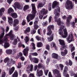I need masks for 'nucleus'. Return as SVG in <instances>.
I'll use <instances>...</instances> for the list:
<instances>
[{"label":"nucleus","instance_id":"obj_59","mask_svg":"<svg viewBox=\"0 0 77 77\" xmlns=\"http://www.w3.org/2000/svg\"><path fill=\"white\" fill-rule=\"evenodd\" d=\"M9 72L10 75H11V74H12L14 72L11 70H9Z\"/></svg>","mask_w":77,"mask_h":77},{"label":"nucleus","instance_id":"obj_13","mask_svg":"<svg viewBox=\"0 0 77 77\" xmlns=\"http://www.w3.org/2000/svg\"><path fill=\"white\" fill-rule=\"evenodd\" d=\"M4 62L5 63H7V65L8 66H11V61L9 60V58H6L4 60Z\"/></svg>","mask_w":77,"mask_h":77},{"label":"nucleus","instance_id":"obj_63","mask_svg":"<svg viewBox=\"0 0 77 77\" xmlns=\"http://www.w3.org/2000/svg\"><path fill=\"white\" fill-rule=\"evenodd\" d=\"M23 44H21V42H20L18 44V47H21V46H22V45Z\"/></svg>","mask_w":77,"mask_h":77},{"label":"nucleus","instance_id":"obj_9","mask_svg":"<svg viewBox=\"0 0 77 77\" xmlns=\"http://www.w3.org/2000/svg\"><path fill=\"white\" fill-rule=\"evenodd\" d=\"M29 50V48L27 46H26V48H24L23 51V55L25 56H28V52Z\"/></svg>","mask_w":77,"mask_h":77},{"label":"nucleus","instance_id":"obj_41","mask_svg":"<svg viewBox=\"0 0 77 77\" xmlns=\"http://www.w3.org/2000/svg\"><path fill=\"white\" fill-rule=\"evenodd\" d=\"M38 27H39V26L36 24H34V28L35 29L37 30V29H38Z\"/></svg>","mask_w":77,"mask_h":77},{"label":"nucleus","instance_id":"obj_39","mask_svg":"<svg viewBox=\"0 0 77 77\" xmlns=\"http://www.w3.org/2000/svg\"><path fill=\"white\" fill-rule=\"evenodd\" d=\"M16 8L18 9H19L20 10V9H22V7H21V6L20 4H19V5L17 6V7H16Z\"/></svg>","mask_w":77,"mask_h":77},{"label":"nucleus","instance_id":"obj_16","mask_svg":"<svg viewBox=\"0 0 77 77\" xmlns=\"http://www.w3.org/2000/svg\"><path fill=\"white\" fill-rule=\"evenodd\" d=\"M16 38H17L15 39L14 40L13 43V45H17V43H18V42H20V39L18 36H17Z\"/></svg>","mask_w":77,"mask_h":77},{"label":"nucleus","instance_id":"obj_15","mask_svg":"<svg viewBox=\"0 0 77 77\" xmlns=\"http://www.w3.org/2000/svg\"><path fill=\"white\" fill-rule=\"evenodd\" d=\"M2 30L3 31V32L2 33L1 35L0 36V44H2V38H3L4 35H5V29L2 28Z\"/></svg>","mask_w":77,"mask_h":77},{"label":"nucleus","instance_id":"obj_56","mask_svg":"<svg viewBox=\"0 0 77 77\" xmlns=\"http://www.w3.org/2000/svg\"><path fill=\"white\" fill-rule=\"evenodd\" d=\"M52 18V17L50 16L49 17V23H51V19Z\"/></svg>","mask_w":77,"mask_h":77},{"label":"nucleus","instance_id":"obj_26","mask_svg":"<svg viewBox=\"0 0 77 77\" xmlns=\"http://www.w3.org/2000/svg\"><path fill=\"white\" fill-rule=\"evenodd\" d=\"M18 72L15 71L14 74L12 75V77H18Z\"/></svg>","mask_w":77,"mask_h":77},{"label":"nucleus","instance_id":"obj_51","mask_svg":"<svg viewBox=\"0 0 77 77\" xmlns=\"http://www.w3.org/2000/svg\"><path fill=\"white\" fill-rule=\"evenodd\" d=\"M49 70H46L45 71V74L46 75H47L48 74V72Z\"/></svg>","mask_w":77,"mask_h":77},{"label":"nucleus","instance_id":"obj_12","mask_svg":"<svg viewBox=\"0 0 77 77\" xmlns=\"http://www.w3.org/2000/svg\"><path fill=\"white\" fill-rule=\"evenodd\" d=\"M68 69V67L66 66H65L64 67L63 72V75L64 77L66 76V77H69V75H68V74L66 73V72H67Z\"/></svg>","mask_w":77,"mask_h":77},{"label":"nucleus","instance_id":"obj_64","mask_svg":"<svg viewBox=\"0 0 77 77\" xmlns=\"http://www.w3.org/2000/svg\"><path fill=\"white\" fill-rule=\"evenodd\" d=\"M10 70H11L12 71H14L15 70V67H12L11 68V69Z\"/></svg>","mask_w":77,"mask_h":77},{"label":"nucleus","instance_id":"obj_20","mask_svg":"<svg viewBox=\"0 0 77 77\" xmlns=\"http://www.w3.org/2000/svg\"><path fill=\"white\" fill-rule=\"evenodd\" d=\"M24 39L26 43L27 44V42H28L29 40H30V38H29V36H25Z\"/></svg>","mask_w":77,"mask_h":77},{"label":"nucleus","instance_id":"obj_44","mask_svg":"<svg viewBox=\"0 0 77 77\" xmlns=\"http://www.w3.org/2000/svg\"><path fill=\"white\" fill-rule=\"evenodd\" d=\"M36 39H37V40H38V41H41V37H39V36H37L36 37H35Z\"/></svg>","mask_w":77,"mask_h":77},{"label":"nucleus","instance_id":"obj_6","mask_svg":"<svg viewBox=\"0 0 77 77\" xmlns=\"http://www.w3.org/2000/svg\"><path fill=\"white\" fill-rule=\"evenodd\" d=\"M48 13V10L43 8L39 13V18L40 19H42L44 15H46Z\"/></svg>","mask_w":77,"mask_h":77},{"label":"nucleus","instance_id":"obj_18","mask_svg":"<svg viewBox=\"0 0 77 77\" xmlns=\"http://www.w3.org/2000/svg\"><path fill=\"white\" fill-rule=\"evenodd\" d=\"M37 72L38 77L42 76L43 74V71H42V70H39L37 69Z\"/></svg>","mask_w":77,"mask_h":77},{"label":"nucleus","instance_id":"obj_53","mask_svg":"<svg viewBox=\"0 0 77 77\" xmlns=\"http://www.w3.org/2000/svg\"><path fill=\"white\" fill-rule=\"evenodd\" d=\"M36 33V30H33L31 31V33L32 34H35Z\"/></svg>","mask_w":77,"mask_h":77},{"label":"nucleus","instance_id":"obj_34","mask_svg":"<svg viewBox=\"0 0 77 77\" xmlns=\"http://www.w3.org/2000/svg\"><path fill=\"white\" fill-rule=\"evenodd\" d=\"M42 43L41 42H38L37 45V47H42Z\"/></svg>","mask_w":77,"mask_h":77},{"label":"nucleus","instance_id":"obj_47","mask_svg":"<svg viewBox=\"0 0 77 77\" xmlns=\"http://www.w3.org/2000/svg\"><path fill=\"white\" fill-rule=\"evenodd\" d=\"M61 54L62 56H65V55H66V54L63 51L61 52Z\"/></svg>","mask_w":77,"mask_h":77},{"label":"nucleus","instance_id":"obj_43","mask_svg":"<svg viewBox=\"0 0 77 77\" xmlns=\"http://www.w3.org/2000/svg\"><path fill=\"white\" fill-rule=\"evenodd\" d=\"M21 67V63H18V65L17 66V68H20Z\"/></svg>","mask_w":77,"mask_h":77},{"label":"nucleus","instance_id":"obj_29","mask_svg":"<svg viewBox=\"0 0 77 77\" xmlns=\"http://www.w3.org/2000/svg\"><path fill=\"white\" fill-rule=\"evenodd\" d=\"M11 16L12 17H13V18H17V17H18V15H17V14L16 13H11Z\"/></svg>","mask_w":77,"mask_h":77},{"label":"nucleus","instance_id":"obj_36","mask_svg":"<svg viewBox=\"0 0 77 77\" xmlns=\"http://www.w3.org/2000/svg\"><path fill=\"white\" fill-rule=\"evenodd\" d=\"M39 19L38 18H36L35 19V21L34 22V24H38V20Z\"/></svg>","mask_w":77,"mask_h":77},{"label":"nucleus","instance_id":"obj_55","mask_svg":"<svg viewBox=\"0 0 77 77\" xmlns=\"http://www.w3.org/2000/svg\"><path fill=\"white\" fill-rule=\"evenodd\" d=\"M32 56H36L38 55V53H37L36 52L32 54Z\"/></svg>","mask_w":77,"mask_h":77},{"label":"nucleus","instance_id":"obj_4","mask_svg":"<svg viewBox=\"0 0 77 77\" xmlns=\"http://www.w3.org/2000/svg\"><path fill=\"white\" fill-rule=\"evenodd\" d=\"M60 29L59 30V34L60 35H61L63 38H65L67 37L68 36V32H67V30L66 29H65L63 30L64 35H63V32L62 31V29L63 28V27H60Z\"/></svg>","mask_w":77,"mask_h":77},{"label":"nucleus","instance_id":"obj_21","mask_svg":"<svg viewBox=\"0 0 77 77\" xmlns=\"http://www.w3.org/2000/svg\"><path fill=\"white\" fill-rule=\"evenodd\" d=\"M45 4V1L44 2H40V3L38 5V8H42L43 7V6H44V5Z\"/></svg>","mask_w":77,"mask_h":77},{"label":"nucleus","instance_id":"obj_5","mask_svg":"<svg viewBox=\"0 0 77 77\" xmlns=\"http://www.w3.org/2000/svg\"><path fill=\"white\" fill-rule=\"evenodd\" d=\"M74 7V5L72 4V2L69 0H67L66 4V8L68 10L72 9Z\"/></svg>","mask_w":77,"mask_h":77},{"label":"nucleus","instance_id":"obj_2","mask_svg":"<svg viewBox=\"0 0 77 77\" xmlns=\"http://www.w3.org/2000/svg\"><path fill=\"white\" fill-rule=\"evenodd\" d=\"M7 36H10L11 40H14V38H15L16 37L15 35L12 34V30L10 31L9 34H6V36L4 38V40H2V43H1L2 45L4 46L5 48H8L10 46L9 44L7 42L8 41Z\"/></svg>","mask_w":77,"mask_h":77},{"label":"nucleus","instance_id":"obj_45","mask_svg":"<svg viewBox=\"0 0 77 77\" xmlns=\"http://www.w3.org/2000/svg\"><path fill=\"white\" fill-rule=\"evenodd\" d=\"M47 22H43L42 23V25L43 26H46L47 25Z\"/></svg>","mask_w":77,"mask_h":77},{"label":"nucleus","instance_id":"obj_24","mask_svg":"<svg viewBox=\"0 0 77 77\" xmlns=\"http://www.w3.org/2000/svg\"><path fill=\"white\" fill-rule=\"evenodd\" d=\"M72 16L71 15H69V17H68L67 18V23H69V22H70V21H71V19H72Z\"/></svg>","mask_w":77,"mask_h":77},{"label":"nucleus","instance_id":"obj_17","mask_svg":"<svg viewBox=\"0 0 77 77\" xmlns=\"http://www.w3.org/2000/svg\"><path fill=\"white\" fill-rule=\"evenodd\" d=\"M8 22L9 23V24L10 26H12V24H13V19L12 17H8Z\"/></svg>","mask_w":77,"mask_h":77},{"label":"nucleus","instance_id":"obj_33","mask_svg":"<svg viewBox=\"0 0 77 77\" xmlns=\"http://www.w3.org/2000/svg\"><path fill=\"white\" fill-rule=\"evenodd\" d=\"M6 53L7 54H11L12 53V50L11 49H8L6 51Z\"/></svg>","mask_w":77,"mask_h":77},{"label":"nucleus","instance_id":"obj_49","mask_svg":"<svg viewBox=\"0 0 77 77\" xmlns=\"http://www.w3.org/2000/svg\"><path fill=\"white\" fill-rule=\"evenodd\" d=\"M6 75V73L5 72H3L2 73V77H5Z\"/></svg>","mask_w":77,"mask_h":77},{"label":"nucleus","instance_id":"obj_3","mask_svg":"<svg viewBox=\"0 0 77 77\" xmlns=\"http://www.w3.org/2000/svg\"><path fill=\"white\" fill-rule=\"evenodd\" d=\"M31 6L32 9V15L31 14H29L27 16L26 19L28 23L30 21V20H32L35 18V14L36 13V7H35V4H31Z\"/></svg>","mask_w":77,"mask_h":77},{"label":"nucleus","instance_id":"obj_50","mask_svg":"<svg viewBox=\"0 0 77 77\" xmlns=\"http://www.w3.org/2000/svg\"><path fill=\"white\" fill-rule=\"evenodd\" d=\"M20 3H18V2H15L14 3V5L15 6H16V7L18 6Z\"/></svg>","mask_w":77,"mask_h":77},{"label":"nucleus","instance_id":"obj_10","mask_svg":"<svg viewBox=\"0 0 77 77\" xmlns=\"http://www.w3.org/2000/svg\"><path fill=\"white\" fill-rule=\"evenodd\" d=\"M52 58L56 59H57V60H60V59H61V58L60 56H59L58 54L55 53H53L52 54Z\"/></svg>","mask_w":77,"mask_h":77},{"label":"nucleus","instance_id":"obj_31","mask_svg":"<svg viewBox=\"0 0 77 77\" xmlns=\"http://www.w3.org/2000/svg\"><path fill=\"white\" fill-rule=\"evenodd\" d=\"M29 9V5H26L24 6L23 9L24 11H26V10H27V9Z\"/></svg>","mask_w":77,"mask_h":77},{"label":"nucleus","instance_id":"obj_27","mask_svg":"<svg viewBox=\"0 0 77 77\" xmlns=\"http://www.w3.org/2000/svg\"><path fill=\"white\" fill-rule=\"evenodd\" d=\"M33 66L32 64H31L30 65H29L27 67V69H30V71H32L33 70Z\"/></svg>","mask_w":77,"mask_h":77},{"label":"nucleus","instance_id":"obj_35","mask_svg":"<svg viewBox=\"0 0 77 77\" xmlns=\"http://www.w3.org/2000/svg\"><path fill=\"white\" fill-rule=\"evenodd\" d=\"M51 47V48H53L54 47H56V44L54 43V42H52L50 44Z\"/></svg>","mask_w":77,"mask_h":77},{"label":"nucleus","instance_id":"obj_37","mask_svg":"<svg viewBox=\"0 0 77 77\" xmlns=\"http://www.w3.org/2000/svg\"><path fill=\"white\" fill-rule=\"evenodd\" d=\"M48 30V33H47V35H51V34L52 33V31H51V30Z\"/></svg>","mask_w":77,"mask_h":77},{"label":"nucleus","instance_id":"obj_19","mask_svg":"<svg viewBox=\"0 0 77 77\" xmlns=\"http://www.w3.org/2000/svg\"><path fill=\"white\" fill-rule=\"evenodd\" d=\"M19 23V21L17 19H14L13 22V26L15 27V26L17 24H18Z\"/></svg>","mask_w":77,"mask_h":77},{"label":"nucleus","instance_id":"obj_58","mask_svg":"<svg viewBox=\"0 0 77 77\" xmlns=\"http://www.w3.org/2000/svg\"><path fill=\"white\" fill-rule=\"evenodd\" d=\"M72 58L74 59V56L75 55V52H73L72 54Z\"/></svg>","mask_w":77,"mask_h":77},{"label":"nucleus","instance_id":"obj_52","mask_svg":"<svg viewBox=\"0 0 77 77\" xmlns=\"http://www.w3.org/2000/svg\"><path fill=\"white\" fill-rule=\"evenodd\" d=\"M29 77H35L34 74L33 73H30L29 75Z\"/></svg>","mask_w":77,"mask_h":77},{"label":"nucleus","instance_id":"obj_30","mask_svg":"<svg viewBox=\"0 0 77 77\" xmlns=\"http://www.w3.org/2000/svg\"><path fill=\"white\" fill-rule=\"evenodd\" d=\"M14 10L12 8H9L8 10V14H10L11 12H14Z\"/></svg>","mask_w":77,"mask_h":77},{"label":"nucleus","instance_id":"obj_14","mask_svg":"<svg viewBox=\"0 0 77 77\" xmlns=\"http://www.w3.org/2000/svg\"><path fill=\"white\" fill-rule=\"evenodd\" d=\"M29 59L31 62H34L35 63H38L39 62V60L36 58L34 57L32 58L30 57H29Z\"/></svg>","mask_w":77,"mask_h":77},{"label":"nucleus","instance_id":"obj_28","mask_svg":"<svg viewBox=\"0 0 77 77\" xmlns=\"http://www.w3.org/2000/svg\"><path fill=\"white\" fill-rule=\"evenodd\" d=\"M30 28L29 27H28L26 28L25 31H24V33L25 34H26L27 33H28V32H30Z\"/></svg>","mask_w":77,"mask_h":77},{"label":"nucleus","instance_id":"obj_48","mask_svg":"<svg viewBox=\"0 0 77 77\" xmlns=\"http://www.w3.org/2000/svg\"><path fill=\"white\" fill-rule=\"evenodd\" d=\"M69 63L70 66H71L72 65V62L70 60H69Z\"/></svg>","mask_w":77,"mask_h":77},{"label":"nucleus","instance_id":"obj_57","mask_svg":"<svg viewBox=\"0 0 77 77\" xmlns=\"http://www.w3.org/2000/svg\"><path fill=\"white\" fill-rule=\"evenodd\" d=\"M9 27L8 26H7L6 30V32H8L9 31Z\"/></svg>","mask_w":77,"mask_h":77},{"label":"nucleus","instance_id":"obj_40","mask_svg":"<svg viewBox=\"0 0 77 77\" xmlns=\"http://www.w3.org/2000/svg\"><path fill=\"white\" fill-rule=\"evenodd\" d=\"M44 66L41 64H39L38 65V68H43Z\"/></svg>","mask_w":77,"mask_h":77},{"label":"nucleus","instance_id":"obj_38","mask_svg":"<svg viewBox=\"0 0 77 77\" xmlns=\"http://www.w3.org/2000/svg\"><path fill=\"white\" fill-rule=\"evenodd\" d=\"M59 66L60 67L61 71H63V67H64V66H63V64H60L59 65Z\"/></svg>","mask_w":77,"mask_h":77},{"label":"nucleus","instance_id":"obj_62","mask_svg":"<svg viewBox=\"0 0 77 77\" xmlns=\"http://www.w3.org/2000/svg\"><path fill=\"white\" fill-rule=\"evenodd\" d=\"M46 48L47 50H49L50 49V45H46Z\"/></svg>","mask_w":77,"mask_h":77},{"label":"nucleus","instance_id":"obj_54","mask_svg":"<svg viewBox=\"0 0 77 77\" xmlns=\"http://www.w3.org/2000/svg\"><path fill=\"white\" fill-rule=\"evenodd\" d=\"M31 45H32V47L33 48V49L35 50V44H34V43H32L31 44Z\"/></svg>","mask_w":77,"mask_h":77},{"label":"nucleus","instance_id":"obj_60","mask_svg":"<svg viewBox=\"0 0 77 77\" xmlns=\"http://www.w3.org/2000/svg\"><path fill=\"white\" fill-rule=\"evenodd\" d=\"M48 77H53L52 75H51V72H49L48 73Z\"/></svg>","mask_w":77,"mask_h":77},{"label":"nucleus","instance_id":"obj_8","mask_svg":"<svg viewBox=\"0 0 77 77\" xmlns=\"http://www.w3.org/2000/svg\"><path fill=\"white\" fill-rule=\"evenodd\" d=\"M67 41L68 42V43L71 42L72 41H74V37L72 34H69L66 38Z\"/></svg>","mask_w":77,"mask_h":77},{"label":"nucleus","instance_id":"obj_46","mask_svg":"<svg viewBox=\"0 0 77 77\" xmlns=\"http://www.w3.org/2000/svg\"><path fill=\"white\" fill-rule=\"evenodd\" d=\"M72 26L73 28L75 27V22H72Z\"/></svg>","mask_w":77,"mask_h":77},{"label":"nucleus","instance_id":"obj_25","mask_svg":"<svg viewBox=\"0 0 77 77\" xmlns=\"http://www.w3.org/2000/svg\"><path fill=\"white\" fill-rule=\"evenodd\" d=\"M5 11V9L4 8H2L0 9V17H1L2 15H3L2 12H4Z\"/></svg>","mask_w":77,"mask_h":77},{"label":"nucleus","instance_id":"obj_61","mask_svg":"<svg viewBox=\"0 0 77 77\" xmlns=\"http://www.w3.org/2000/svg\"><path fill=\"white\" fill-rule=\"evenodd\" d=\"M13 0H7V2L9 4H11V2H12Z\"/></svg>","mask_w":77,"mask_h":77},{"label":"nucleus","instance_id":"obj_22","mask_svg":"<svg viewBox=\"0 0 77 77\" xmlns=\"http://www.w3.org/2000/svg\"><path fill=\"white\" fill-rule=\"evenodd\" d=\"M69 48H71V52H72L73 51L75 50V47L73 46V45L71 44L69 45Z\"/></svg>","mask_w":77,"mask_h":77},{"label":"nucleus","instance_id":"obj_11","mask_svg":"<svg viewBox=\"0 0 77 77\" xmlns=\"http://www.w3.org/2000/svg\"><path fill=\"white\" fill-rule=\"evenodd\" d=\"M53 72L55 74L56 77H61V74L59 73V71L57 69L53 70Z\"/></svg>","mask_w":77,"mask_h":77},{"label":"nucleus","instance_id":"obj_42","mask_svg":"<svg viewBox=\"0 0 77 77\" xmlns=\"http://www.w3.org/2000/svg\"><path fill=\"white\" fill-rule=\"evenodd\" d=\"M51 4L49 3L48 5V9L49 11H50L51 10Z\"/></svg>","mask_w":77,"mask_h":77},{"label":"nucleus","instance_id":"obj_7","mask_svg":"<svg viewBox=\"0 0 77 77\" xmlns=\"http://www.w3.org/2000/svg\"><path fill=\"white\" fill-rule=\"evenodd\" d=\"M58 41H59L60 45L62 46V47L60 48V50L61 51H63V49H65V48H67L66 46L65 45L64 40L61 39H59Z\"/></svg>","mask_w":77,"mask_h":77},{"label":"nucleus","instance_id":"obj_23","mask_svg":"<svg viewBox=\"0 0 77 77\" xmlns=\"http://www.w3.org/2000/svg\"><path fill=\"white\" fill-rule=\"evenodd\" d=\"M54 28V26L53 25H50L47 27L48 30H51V29L53 30Z\"/></svg>","mask_w":77,"mask_h":77},{"label":"nucleus","instance_id":"obj_32","mask_svg":"<svg viewBox=\"0 0 77 77\" xmlns=\"http://www.w3.org/2000/svg\"><path fill=\"white\" fill-rule=\"evenodd\" d=\"M53 36L54 35L53 34L50 37H48V41L49 42H50V41H52L53 40Z\"/></svg>","mask_w":77,"mask_h":77},{"label":"nucleus","instance_id":"obj_1","mask_svg":"<svg viewBox=\"0 0 77 77\" xmlns=\"http://www.w3.org/2000/svg\"><path fill=\"white\" fill-rule=\"evenodd\" d=\"M59 3L56 1L54 2L52 4V8L54 9V8H57V10L55 9L54 12V14L55 15L54 17V20L55 21L57 22V24L59 26H60V27H63V28H64V27H65L64 26L61 25V24H63L64 23L63 22H60V19L59 18L57 20V18H58L60 15V14L59 13V12H60V7H59Z\"/></svg>","mask_w":77,"mask_h":77}]
</instances>
